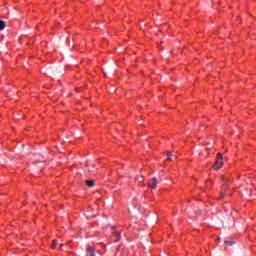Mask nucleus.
<instances>
[{"label": "nucleus", "instance_id": "f257e3e1", "mask_svg": "<svg viewBox=\"0 0 256 256\" xmlns=\"http://www.w3.org/2000/svg\"><path fill=\"white\" fill-rule=\"evenodd\" d=\"M221 167H223V160L216 159L215 163L212 166V169H214V171H219V169H221Z\"/></svg>", "mask_w": 256, "mask_h": 256}, {"label": "nucleus", "instance_id": "f03ea898", "mask_svg": "<svg viewBox=\"0 0 256 256\" xmlns=\"http://www.w3.org/2000/svg\"><path fill=\"white\" fill-rule=\"evenodd\" d=\"M86 256H95V247L86 246Z\"/></svg>", "mask_w": 256, "mask_h": 256}, {"label": "nucleus", "instance_id": "7ed1b4c3", "mask_svg": "<svg viewBox=\"0 0 256 256\" xmlns=\"http://www.w3.org/2000/svg\"><path fill=\"white\" fill-rule=\"evenodd\" d=\"M148 187H150V189H157V178H152V180L148 182Z\"/></svg>", "mask_w": 256, "mask_h": 256}, {"label": "nucleus", "instance_id": "20e7f679", "mask_svg": "<svg viewBox=\"0 0 256 256\" xmlns=\"http://www.w3.org/2000/svg\"><path fill=\"white\" fill-rule=\"evenodd\" d=\"M112 237H115L114 239L115 243H118V241H121V233L119 231L113 232Z\"/></svg>", "mask_w": 256, "mask_h": 256}, {"label": "nucleus", "instance_id": "39448f33", "mask_svg": "<svg viewBox=\"0 0 256 256\" xmlns=\"http://www.w3.org/2000/svg\"><path fill=\"white\" fill-rule=\"evenodd\" d=\"M86 185H87V187H94L95 182L93 180H86Z\"/></svg>", "mask_w": 256, "mask_h": 256}, {"label": "nucleus", "instance_id": "423d86ee", "mask_svg": "<svg viewBox=\"0 0 256 256\" xmlns=\"http://www.w3.org/2000/svg\"><path fill=\"white\" fill-rule=\"evenodd\" d=\"M224 243L225 245H228V247H233V245H235V241L225 240Z\"/></svg>", "mask_w": 256, "mask_h": 256}, {"label": "nucleus", "instance_id": "0eeeda50", "mask_svg": "<svg viewBox=\"0 0 256 256\" xmlns=\"http://www.w3.org/2000/svg\"><path fill=\"white\" fill-rule=\"evenodd\" d=\"M5 27H6L5 21L0 20V31H3V29H5Z\"/></svg>", "mask_w": 256, "mask_h": 256}, {"label": "nucleus", "instance_id": "6e6552de", "mask_svg": "<svg viewBox=\"0 0 256 256\" xmlns=\"http://www.w3.org/2000/svg\"><path fill=\"white\" fill-rule=\"evenodd\" d=\"M57 247V240H52L51 249H55Z\"/></svg>", "mask_w": 256, "mask_h": 256}, {"label": "nucleus", "instance_id": "1a4fd4ad", "mask_svg": "<svg viewBox=\"0 0 256 256\" xmlns=\"http://www.w3.org/2000/svg\"><path fill=\"white\" fill-rule=\"evenodd\" d=\"M173 154L171 152H167V159L168 161H172Z\"/></svg>", "mask_w": 256, "mask_h": 256}, {"label": "nucleus", "instance_id": "9d476101", "mask_svg": "<svg viewBox=\"0 0 256 256\" xmlns=\"http://www.w3.org/2000/svg\"><path fill=\"white\" fill-rule=\"evenodd\" d=\"M216 159H220L221 161H223V154L222 153H218L216 155Z\"/></svg>", "mask_w": 256, "mask_h": 256}, {"label": "nucleus", "instance_id": "9b49d317", "mask_svg": "<svg viewBox=\"0 0 256 256\" xmlns=\"http://www.w3.org/2000/svg\"><path fill=\"white\" fill-rule=\"evenodd\" d=\"M225 198V192L224 191H221L220 192V199H224Z\"/></svg>", "mask_w": 256, "mask_h": 256}]
</instances>
